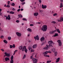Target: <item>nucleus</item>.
<instances>
[{"label":"nucleus","instance_id":"69168bd1","mask_svg":"<svg viewBox=\"0 0 63 63\" xmlns=\"http://www.w3.org/2000/svg\"><path fill=\"white\" fill-rule=\"evenodd\" d=\"M30 58L31 59H32V58H33V57L32 56H31Z\"/></svg>","mask_w":63,"mask_h":63},{"label":"nucleus","instance_id":"cd10ccee","mask_svg":"<svg viewBox=\"0 0 63 63\" xmlns=\"http://www.w3.org/2000/svg\"><path fill=\"white\" fill-rule=\"evenodd\" d=\"M58 36V33H55V35H53V37H56V36Z\"/></svg>","mask_w":63,"mask_h":63},{"label":"nucleus","instance_id":"09e8293b","mask_svg":"<svg viewBox=\"0 0 63 63\" xmlns=\"http://www.w3.org/2000/svg\"><path fill=\"white\" fill-rule=\"evenodd\" d=\"M45 43H46V42H43V43H42L41 44L42 46L43 45H44L45 44Z\"/></svg>","mask_w":63,"mask_h":63},{"label":"nucleus","instance_id":"a18cd8bd","mask_svg":"<svg viewBox=\"0 0 63 63\" xmlns=\"http://www.w3.org/2000/svg\"><path fill=\"white\" fill-rule=\"evenodd\" d=\"M13 48H15V44H13Z\"/></svg>","mask_w":63,"mask_h":63},{"label":"nucleus","instance_id":"79ce46f5","mask_svg":"<svg viewBox=\"0 0 63 63\" xmlns=\"http://www.w3.org/2000/svg\"><path fill=\"white\" fill-rule=\"evenodd\" d=\"M16 22H17V23H19V21L18 20H17L16 21Z\"/></svg>","mask_w":63,"mask_h":63},{"label":"nucleus","instance_id":"72a5a7b5","mask_svg":"<svg viewBox=\"0 0 63 63\" xmlns=\"http://www.w3.org/2000/svg\"><path fill=\"white\" fill-rule=\"evenodd\" d=\"M11 6H15V4L14 3H13L11 4Z\"/></svg>","mask_w":63,"mask_h":63},{"label":"nucleus","instance_id":"e2e57ef3","mask_svg":"<svg viewBox=\"0 0 63 63\" xmlns=\"http://www.w3.org/2000/svg\"><path fill=\"white\" fill-rule=\"evenodd\" d=\"M12 10H13V11H15V10H16V9H15V8H13L12 9Z\"/></svg>","mask_w":63,"mask_h":63},{"label":"nucleus","instance_id":"0e129e2a","mask_svg":"<svg viewBox=\"0 0 63 63\" xmlns=\"http://www.w3.org/2000/svg\"><path fill=\"white\" fill-rule=\"evenodd\" d=\"M58 22H61V21L60 20H60H58Z\"/></svg>","mask_w":63,"mask_h":63},{"label":"nucleus","instance_id":"603ef678","mask_svg":"<svg viewBox=\"0 0 63 63\" xmlns=\"http://www.w3.org/2000/svg\"><path fill=\"white\" fill-rule=\"evenodd\" d=\"M39 3H41V2H42V1L41 0H39Z\"/></svg>","mask_w":63,"mask_h":63},{"label":"nucleus","instance_id":"393cba45","mask_svg":"<svg viewBox=\"0 0 63 63\" xmlns=\"http://www.w3.org/2000/svg\"><path fill=\"white\" fill-rule=\"evenodd\" d=\"M54 54H55V56H57V54H58V52H57V51H56L55 52Z\"/></svg>","mask_w":63,"mask_h":63},{"label":"nucleus","instance_id":"5fc2aeb1","mask_svg":"<svg viewBox=\"0 0 63 63\" xmlns=\"http://www.w3.org/2000/svg\"><path fill=\"white\" fill-rule=\"evenodd\" d=\"M30 25L31 26H34V25L33 24H30Z\"/></svg>","mask_w":63,"mask_h":63},{"label":"nucleus","instance_id":"58836bf2","mask_svg":"<svg viewBox=\"0 0 63 63\" xmlns=\"http://www.w3.org/2000/svg\"><path fill=\"white\" fill-rule=\"evenodd\" d=\"M51 23H54V24H55L56 23V22L55 21H52L51 22Z\"/></svg>","mask_w":63,"mask_h":63},{"label":"nucleus","instance_id":"37998d69","mask_svg":"<svg viewBox=\"0 0 63 63\" xmlns=\"http://www.w3.org/2000/svg\"><path fill=\"white\" fill-rule=\"evenodd\" d=\"M57 14L56 13H55V14H54L53 15V16H57Z\"/></svg>","mask_w":63,"mask_h":63},{"label":"nucleus","instance_id":"5701e85b","mask_svg":"<svg viewBox=\"0 0 63 63\" xmlns=\"http://www.w3.org/2000/svg\"><path fill=\"white\" fill-rule=\"evenodd\" d=\"M27 31L29 32H32V30L30 28H28L27 29Z\"/></svg>","mask_w":63,"mask_h":63},{"label":"nucleus","instance_id":"13d9d810","mask_svg":"<svg viewBox=\"0 0 63 63\" xmlns=\"http://www.w3.org/2000/svg\"><path fill=\"white\" fill-rule=\"evenodd\" d=\"M39 12H40V13H42V12L43 11L41 10H39Z\"/></svg>","mask_w":63,"mask_h":63},{"label":"nucleus","instance_id":"4d7b16f0","mask_svg":"<svg viewBox=\"0 0 63 63\" xmlns=\"http://www.w3.org/2000/svg\"><path fill=\"white\" fill-rule=\"evenodd\" d=\"M10 1H8V5H9L10 4Z\"/></svg>","mask_w":63,"mask_h":63},{"label":"nucleus","instance_id":"4be33fe9","mask_svg":"<svg viewBox=\"0 0 63 63\" xmlns=\"http://www.w3.org/2000/svg\"><path fill=\"white\" fill-rule=\"evenodd\" d=\"M55 49V48H53L51 50V51L52 52H54L55 51H56Z\"/></svg>","mask_w":63,"mask_h":63},{"label":"nucleus","instance_id":"6e6552de","mask_svg":"<svg viewBox=\"0 0 63 63\" xmlns=\"http://www.w3.org/2000/svg\"><path fill=\"white\" fill-rule=\"evenodd\" d=\"M46 47H44L43 48V49H45V50H47V49H48V45H46Z\"/></svg>","mask_w":63,"mask_h":63},{"label":"nucleus","instance_id":"680f3d73","mask_svg":"<svg viewBox=\"0 0 63 63\" xmlns=\"http://www.w3.org/2000/svg\"><path fill=\"white\" fill-rule=\"evenodd\" d=\"M20 10L21 11H22L23 10V9L22 8Z\"/></svg>","mask_w":63,"mask_h":63},{"label":"nucleus","instance_id":"aec40b11","mask_svg":"<svg viewBox=\"0 0 63 63\" xmlns=\"http://www.w3.org/2000/svg\"><path fill=\"white\" fill-rule=\"evenodd\" d=\"M60 58H58L57 59H56V62H58L60 60Z\"/></svg>","mask_w":63,"mask_h":63},{"label":"nucleus","instance_id":"9b49d317","mask_svg":"<svg viewBox=\"0 0 63 63\" xmlns=\"http://www.w3.org/2000/svg\"><path fill=\"white\" fill-rule=\"evenodd\" d=\"M6 19L7 20V19H8V20H9L11 19V17L10 16V15H9L7 17H6Z\"/></svg>","mask_w":63,"mask_h":63},{"label":"nucleus","instance_id":"473e14b6","mask_svg":"<svg viewBox=\"0 0 63 63\" xmlns=\"http://www.w3.org/2000/svg\"><path fill=\"white\" fill-rule=\"evenodd\" d=\"M8 39L9 40H11V37L10 36L8 37Z\"/></svg>","mask_w":63,"mask_h":63},{"label":"nucleus","instance_id":"6e6d98bb","mask_svg":"<svg viewBox=\"0 0 63 63\" xmlns=\"http://www.w3.org/2000/svg\"><path fill=\"white\" fill-rule=\"evenodd\" d=\"M20 11V9H18L17 10V12H19Z\"/></svg>","mask_w":63,"mask_h":63},{"label":"nucleus","instance_id":"4c0bfd02","mask_svg":"<svg viewBox=\"0 0 63 63\" xmlns=\"http://www.w3.org/2000/svg\"><path fill=\"white\" fill-rule=\"evenodd\" d=\"M22 20H26V21H27V19H26V18H23L22 19Z\"/></svg>","mask_w":63,"mask_h":63},{"label":"nucleus","instance_id":"6ab92c4d","mask_svg":"<svg viewBox=\"0 0 63 63\" xmlns=\"http://www.w3.org/2000/svg\"><path fill=\"white\" fill-rule=\"evenodd\" d=\"M60 58H58L57 59H56V62H58L60 60Z\"/></svg>","mask_w":63,"mask_h":63},{"label":"nucleus","instance_id":"423d86ee","mask_svg":"<svg viewBox=\"0 0 63 63\" xmlns=\"http://www.w3.org/2000/svg\"><path fill=\"white\" fill-rule=\"evenodd\" d=\"M16 34L18 37H21V34L19 32H16Z\"/></svg>","mask_w":63,"mask_h":63},{"label":"nucleus","instance_id":"dca6fc26","mask_svg":"<svg viewBox=\"0 0 63 63\" xmlns=\"http://www.w3.org/2000/svg\"><path fill=\"white\" fill-rule=\"evenodd\" d=\"M47 53H48V51H45L44 53H43V54H44V56H45V55H47Z\"/></svg>","mask_w":63,"mask_h":63},{"label":"nucleus","instance_id":"774afa93","mask_svg":"<svg viewBox=\"0 0 63 63\" xmlns=\"http://www.w3.org/2000/svg\"><path fill=\"white\" fill-rule=\"evenodd\" d=\"M30 36V35L29 34L28 35V37H29Z\"/></svg>","mask_w":63,"mask_h":63},{"label":"nucleus","instance_id":"bf43d9fd","mask_svg":"<svg viewBox=\"0 0 63 63\" xmlns=\"http://www.w3.org/2000/svg\"><path fill=\"white\" fill-rule=\"evenodd\" d=\"M1 50V51H4V50L3 49H0Z\"/></svg>","mask_w":63,"mask_h":63},{"label":"nucleus","instance_id":"412c9836","mask_svg":"<svg viewBox=\"0 0 63 63\" xmlns=\"http://www.w3.org/2000/svg\"><path fill=\"white\" fill-rule=\"evenodd\" d=\"M18 16L19 18H22L23 17L22 15H18Z\"/></svg>","mask_w":63,"mask_h":63},{"label":"nucleus","instance_id":"39448f33","mask_svg":"<svg viewBox=\"0 0 63 63\" xmlns=\"http://www.w3.org/2000/svg\"><path fill=\"white\" fill-rule=\"evenodd\" d=\"M57 42L59 43V46H62V42L60 40H58L57 41Z\"/></svg>","mask_w":63,"mask_h":63},{"label":"nucleus","instance_id":"49530a36","mask_svg":"<svg viewBox=\"0 0 63 63\" xmlns=\"http://www.w3.org/2000/svg\"><path fill=\"white\" fill-rule=\"evenodd\" d=\"M10 47L11 48H12L13 47V45H10Z\"/></svg>","mask_w":63,"mask_h":63},{"label":"nucleus","instance_id":"2f4dec72","mask_svg":"<svg viewBox=\"0 0 63 63\" xmlns=\"http://www.w3.org/2000/svg\"><path fill=\"white\" fill-rule=\"evenodd\" d=\"M10 63H14V60H11L10 61Z\"/></svg>","mask_w":63,"mask_h":63},{"label":"nucleus","instance_id":"c756f323","mask_svg":"<svg viewBox=\"0 0 63 63\" xmlns=\"http://www.w3.org/2000/svg\"><path fill=\"white\" fill-rule=\"evenodd\" d=\"M60 20L61 21H63V18L62 17H61L60 18Z\"/></svg>","mask_w":63,"mask_h":63},{"label":"nucleus","instance_id":"4468645a","mask_svg":"<svg viewBox=\"0 0 63 63\" xmlns=\"http://www.w3.org/2000/svg\"><path fill=\"white\" fill-rule=\"evenodd\" d=\"M42 8L43 9H46L47 8V5H44L43 4L42 5Z\"/></svg>","mask_w":63,"mask_h":63},{"label":"nucleus","instance_id":"bb28decb","mask_svg":"<svg viewBox=\"0 0 63 63\" xmlns=\"http://www.w3.org/2000/svg\"><path fill=\"white\" fill-rule=\"evenodd\" d=\"M62 5H63V3H60V8H61L62 7H63V6Z\"/></svg>","mask_w":63,"mask_h":63},{"label":"nucleus","instance_id":"7c9ffc66","mask_svg":"<svg viewBox=\"0 0 63 63\" xmlns=\"http://www.w3.org/2000/svg\"><path fill=\"white\" fill-rule=\"evenodd\" d=\"M28 49L30 51V50L31 49H31V46H30L28 47Z\"/></svg>","mask_w":63,"mask_h":63},{"label":"nucleus","instance_id":"2eb2a0df","mask_svg":"<svg viewBox=\"0 0 63 63\" xmlns=\"http://www.w3.org/2000/svg\"><path fill=\"white\" fill-rule=\"evenodd\" d=\"M5 61H7L9 60H10V59L9 57H6L5 58Z\"/></svg>","mask_w":63,"mask_h":63},{"label":"nucleus","instance_id":"0eeeda50","mask_svg":"<svg viewBox=\"0 0 63 63\" xmlns=\"http://www.w3.org/2000/svg\"><path fill=\"white\" fill-rule=\"evenodd\" d=\"M56 32V30H55L54 31H50L49 32V34H54Z\"/></svg>","mask_w":63,"mask_h":63},{"label":"nucleus","instance_id":"1a4fd4ad","mask_svg":"<svg viewBox=\"0 0 63 63\" xmlns=\"http://www.w3.org/2000/svg\"><path fill=\"white\" fill-rule=\"evenodd\" d=\"M34 38L35 40H39V36L38 35H37L36 37L35 36Z\"/></svg>","mask_w":63,"mask_h":63},{"label":"nucleus","instance_id":"ea45409f","mask_svg":"<svg viewBox=\"0 0 63 63\" xmlns=\"http://www.w3.org/2000/svg\"><path fill=\"white\" fill-rule=\"evenodd\" d=\"M0 38L1 39H3V38H4V36H3V35H2L1 36Z\"/></svg>","mask_w":63,"mask_h":63},{"label":"nucleus","instance_id":"f03ea898","mask_svg":"<svg viewBox=\"0 0 63 63\" xmlns=\"http://www.w3.org/2000/svg\"><path fill=\"white\" fill-rule=\"evenodd\" d=\"M48 44H49V47H53V45H54V43L53 42V41L52 40L48 42Z\"/></svg>","mask_w":63,"mask_h":63},{"label":"nucleus","instance_id":"f257e3e1","mask_svg":"<svg viewBox=\"0 0 63 63\" xmlns=\"http://www.w3.org/2000/svg\"><path fill=\"white\" fill-rule=\"evenodd\" d=\"M47 26L46 25H43L42 26V28H41V30H42L44 32V31L46 32V31L47 30Z\"/></svg>","mask_w":63,"mask_h":63},{"label":"nucleus","instance_id":"052dcab7","mask_svg":"<svg viewBox=\"0 0 63 63\" xmlns=\"http://www.w3.org/2000/svg\"><path fill=\"white\" fill-rule=\"evenodd\" d=\"M17 51V50H16L15 51H14V52L16 53V52Z\"/></svg>","mask_w":63,"mask_h":63},{"label":"nucleus","instance_id":"de8ad7c7","mask_svg":"<svg viewBox=\"0 0 63 63\" xmlns=\"http://www.w3.org/2000/svg\"><path fill=\"white\" fill-rule=\"evenodd\" d=\"M24 4H25V2H22V3H21L22 5H24Z\"/></svg>","mask_w":63,"mask_h":63},{"label":"nucleus","instance_id":"c03bdc74","mask_svg":"<svg viewBox=\"0 0 63 63\" xmlns=\"http://www.w3.org/2000/svg\"><path fill=\"white\" fill-rule=\"evenodd\" d=\"M26 57V55H25L24 54V56L23 57V59H24V58H25V57Z\"/></svg>","mask_w":63,"mask_h":63},{"label":"nucleus","instance_id":"c9c22d12","mask_svg":"<svg viewBox=\"0 0 63 63\" xmlns=\"http://www.w3.org/2000/svg\"><path fill=\"white\" fill-rule=\"evenodd\" d=\"M31 52H34V51H35V50L32 49L31 50Z\"/></svg>","mask_w":63,"mask_h":63},{"label":"nucleus","instance_id":"8fccbe9b","mask_svg":"<svg viewBox=\"0 0 63 63\" xmlns=\"http://www.w3.org/2000/svg\"><path fill=\"white\" fill-rule=\"evenodd\" d=\"M10 7V6L9 5H7L6 7H7L8 8H9Z\"/></svg>","mask_w":63,"mask_h":63},{"label":"nucleus","instance_id":"20e7f679","mask_svg":"<svg viewBox=\"0 0 63 63\" xmlns=\"http://www.w3.org/2000/svg\"><path fill=\"white\" fill-rule=\"evenodd\" d=\"M32 59L33 61V63H37V62L38 61V60L37 59L35 58H33Z\"/></svg>","mask_w":63,"mask_h":63},{"label":"nucleus","instance_id":"f3484780","mask_svg":"<svg viewBox=\"0 0 63 63\" xmlns=\"http://www.w3.org/2000/svg\"><path fill=\"white\" fill-rule=\"evenodd\" d=\"M18 48L20 50H22V48H23V47L22 46H20Z\"/></svg>","mask_w":63,"mask_h":63},{"label":"nucleus","instance_id":"e433bc0d","mask_svg":"<svg viewBox=\"0 0 63 63\" xmlns=\"http://www.w3.org/2000/svg\"><path fill=\"white\" fill-rule=\"evenodd\" d=\"M51 62V61H48L47 62V63H49Z\"/></svg>","mask_w":63,"mask_h":63},{"label":"nucleus","instance_id":"a211bd4d","mask_svg":"<svg viewBox=\"0 0 63 63\" xmlns=\"http://www.w3.org/2000/svg\"><path fill=\"white\" fill-rule=\"evenodd\" d=\"M33 15L34 16H38V13H34Z\"/></svg>","mask_w":63,"mask_h":63},{"label":"nucleus","instance_id":"b1692460","mask_svg":"<svg viewBox=\"0 0 63 63\" xmlns=\"http://www.w3.org/2000/svg\"><path fill=\"white\" fill-rule=\"evenodd\" d=\"M56 30L57 32H58L59 33H60V31L59 29H57Z\"/></svg>","mask_w":63,"mask_h":63},{"label":"nucleus","instance_id":"338daca9","mask_svg":"<svg viewBox=\"0 0 63 63\" xmlns=\"http://www.w3.org/2000/svg\"><path fill=\"white\" fill-rule=\"evenodd\" d=\"M60 1L61 2H63V0H60Z\"/></svg>","mask_w":63,"mask_h":63},{"label":"nucleus","instance_id":"f704fd0d","mask_svg":"<svg viewBox=\"0 0 63 63\" xmlns=\"http://www.w3.org/2000/svg\"><path fill=\"white\" fill-rule=\"evenodd\" d=\"M14 59V56L13 55H12L11 58V60H13Z\"/></svg>","mask_w":63,"mask_h":63},{"label":"nucleus","instance_id":"a19ab883","mask_svg":"<svg viewBox=\"0 0 63 63\" xmlns=\"http://www.w3.org/2000/svg\"><path fill=\"white\" fill-rule=\"evenodd\" d=\"M45 57H49V56L48 55H45V56H44Z\"/></svg>","mask_w":63,"mask_h":63},{"label":"nucleus","instance_id":"7ed1b4c3","mask_svg":"<svg viewBox=\"0 0 63 63\" xmlns=\"http://www.w3.org/2000/svg\"><path fill=\"white\" fill-rule=\"evenodd\" d=\"M22 51H25V52L26 53H27V51H28L27 49H26V46H24L23 47L22 49Z\"/></svg>","mask_w":63,"mask_h":63},{"label":"nucleus","instance_id":"a878e982","mask_svg":"<svg viewBox=\"0 0 63 63\" xmlns=\"http://www.w3.org/2000/svg\"><path fill=\"white\" fill-rule=\"evenodd\" d=\"M3 42L4 43H5V44H7L8 43V41H7V40H3Z\"/></svg>","mask_w":63,"mask_h":63},{"label":"nucleus","instance_id":"864d4df0","mask_svg":"<svg viewBox=\"0 0 63 63\" xmlns=\"http://www.w3.org/2000/svg\"><path fill=\"white\" fill-rule=\"evenodd\" d=\"M20 0L21 1V2H24V1H25V0Z\"/></svg>","mask_w":63,"mask_h":63},{"label":"nucleus","instance_id":"f8f14e48","mask_svg":"<svg viewBox=\"0 0 63 63\" xmlns=\"http://www.w3.org/2000/svg\"><path fill=\"white\" fill-rule=\"evenodd\" d=\"M37 47V44H34L33 46V48L34 49H35V48H36V47Z\"/></svg>","mask_w":63,"mask_h":63},{"label":"nucleus","instance_id":"ddd939ff","mask_svg":"<svg viewBox=\"0 0 63 63\" xmlns=\"http://www.w3.org/2000/svg\"><path fill=\"white\" fill-rule=\"evenodd\" d=\"M45 40V38L44 37H42L40 39V41L41 42H43Z\"/></svg>","mask_w":63,"mask_h":63},{"label":"nucleus","instance_id":"3c124183","mask_svg":"<svg viewBox=\"0 0 63 63\" xmlns=\"http://www.w3.org/2000/svg\"><path fill=\"white\" fill-rule=\"evenodd\" d=\"M48 53H51V52L49 50L48 51Z\"/></svg>","mask_w":63,"mask_h":63},{"label":"nucleus","instance_id":"c85d7f7f","mask_svg":"<svg viewBox=\"0 0 63 63\" xmlns=\"http://www.w3.org/2000/svg\"><path fill=\"white\" fill-rule=\"evenodd\" d=\"M10 14H15V12L11 11H10L9 12Z\"/></svg>","mask_w":63,"mask_h":63},{"label":"nucleus","instance_id":"9d476101","mask_svg":"<svg viewBox=\"0 0 63 63\" xmlns=\"http://www.w3.org/2000/svg\"><path fill=\"white\" fill-rule=\"evenodd\" d=\"M4 54H5V56L7 57H10V56H11L10 54H9V53H7L6 52H5Z\"/></svg>","mask_w":63,"mask_h":63}]
</instances>
